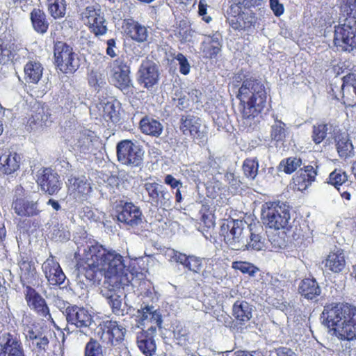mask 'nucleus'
<instances>
[{
    "instance_id": "25",
    "label": "nucleus",
    "mask_w": 356,
    "mask_h": 356,
    "mask_svg": "<svg viewBox=\"0 0 356 356\" xmlns=\"http://www.w3.org/2000/svg\"><path fill=\"white\" fill-rule=\"evenodd\" d=\"M117 217L120 222L131 227L137 226L142 222L141 211L131 202H126Z\"/></svg>"
},
{
    "instance_id": "53",
    "label": "nucleus",
    "mask_w": 356,
    "mask_h": 356,
    "mask_svg": "<svg viewBox=\"0 0 356 356\" xmlns=\"http://www.w3.org/2000/svg\"><path fill=\"white\" fill-rule=\"evenodd\" d=\"M84 356H104L102 347L95 339L90 338L86 344Z\"/></svg>"
},
{
    "instance_id": "58",
    "label": "nucleus",
    "mask_w": 356,
    "mask_h": 356,
    "mask_svg": "<svg viewBox=\"0 0 356 356\" xmlns=\"http://www.w3.org/2000/svg\"><path fill=\"white\" fill-rule=\"evenodd\" d=\"M33 120L40 127H47L52 122L51 115H49L48 113H45L43 108L35 114V116H33Z\"/></svg>"
},
{
    "instance_id": "21",
    "label": "nucleus",
    "mask_w": 356,
    "mask_h": 356,
    "mask_svg": "<svg viewBox=\"0 0 356 356\" xmlns=\"http://www.w3.org/2000/svg\"><path fill=\"white\" fill-rule=\"evenodd\" d=\"M42 268L49 285L59 286L65 282L66 276L59 263L52 256L42 264Z\"/></svg>"
},
{
    "instance_id": "34",
    "label": "nucleus",
    "mask_w": 356,
    "mask_h": 356,
    "mask_svg": "<svg viewBox=\"0 0 356 356\" xmlns=\"http://www.w3.org/2000/svg\"><path fill=\"white\" fill-rule=\"evenodd\" d=\"M343 97L349 106H356V74H348L343 78Z\"/></svg>"
},
{
    "instance_id": "42",
    "label": "nucleus",
    "mask_w": 356,
    "mask_h": 356,
    "mask_svg": "<svg viewBox=\"0 0 356 356\" xmlns=\"http://www.w3.org/2000/svg\"><path fill=\"white\" fill-rule=\"evenodd\" d=\"M250 240L245 239V250L252 249L254 250H261L265 247V238L256 230L249 228Z\"/></svg>"
},
{
    "instance_id": "41",
    "label": "nucleus",
    "mask_w": 356,
    "mask_h": 356,
    "mask_svg": "<svg viewBox=\"0 0 356 356\" xmlns=\"http://www.w3.org/2000/svg\"><path fill=\"white\" fill-rule=\"evenodd\" d=\"M31 20L33 27L39 33H45L49 28L45 13L38 9L34 8L31 13Z\"/></svg>"
},
{
    "instance_id": "23",
    "label": "nucleus",
    "mask_w": 356,
    "mask_h": 356,
    "mask_svg": "<svg viewBox=\"0 0 356 356\" xmlns=\"http://www.w3.org/2000/svg\"><path fill=\"white\" fill-rule=\"evenodd\" d=\"M67 185L70 197L78 202L85 200L91 189L84 177H76L72 175L67 178Z\"/></svg>"
},
{
    "instance_id": "3",
    "label": "nucleus",
    "mask_w": 356,
    "mask_h": 356,
    "mask_svg": "<svg viewBox=\"0 0 356 356\" xmlns=\"http://www.w3.org/2000/svg\"><path fill=\"white\" fill-rule=\"evenodd\" d=\"M321 318L341 340H356V307L339 303L324 307Z\"/></svg>"
},
{
    "instance_id": "7",
    "label": "nucleus",
    "mask_w": 356,
    "mask_h": 356,
    "mask_svg": "<svg viewBox=\"0 0 356 356\" xmlns=\"http://www.w3.org/2000/svg\"><path fill=\"white\" fill-rule=\"evenodd\" d=\"M143 198L145 202L168 210L172 207V196L163 185L156 181H146L143 185Z\"/></svg>"
},
{
    "instance_id": "40",
    "label": "nucleus",
    "mask_w": 356,
    "mask_h": 356,
    "mask_svg": "<svg viewBox=\"0 0 356 356\" xmlns=\"http://www.w3.org/2000/svg\"><path fill=\"white\" fill-rule=\"evenodd\" d=\"M242 11L243 8L241 6V2L232 4L227 10V21L234 29H241V22H243Z\"/></svg>"
},
{
    "instance_id": "24",
    "label": "nucleus",
    "mask_w": 356,
    "mask_h": 356,
    "mask_svg": "<svg viewBox=\"0 0 356 356\" xmlns=\"http://www.w3.org/2000/svg\"><path fill=\"white\" fill-rule=\"evenodd\" d=\"M15 213L20 217H33L40 213L38 200L30 197L17 198L12 204Z\"/></svg>"
},
{
    "instance_id": "26",
    "label": "nucleus",
    "mask_w": 356,
    "mask_h": 356,
    "mask_svg": "<svg viewBox=\"0 0 356 356\" xmlns=\"http://www.w3.org/2000/svg\"><path fill=\"white\" fill-rule=\"evenodd\" d=\"M317 173L312 165H304L293 177V183L298 191L305 190L314 181Z\"/></svg>"
},
{
    "instance_id": "9",
    "label": "nucleus",
    "mask_w": 356,
    "mask_h": 356,
    "mask_svg": "<svg viewBox=\"0 0 356 356\" xmlns=\"http://www.w3.org/2000/svg\"><path fill=\"white\" fill-rule=\"evenodd\" d=\"M179 129L184 135L191 137L200 145L207 140V129L201 119L192 115H181Z\"/></svg>"
},
{
    "instance_id": "43",
    "label": "nucleus",
    "mask_w": 356,
    "mask_h": 356,
    "mask_svg": "<svg viewBox=\"0 0 356 356\" xmlns=\"http://www.w3.org/2000/svg\"><path fill=\"white\" fill-rule=\"evenodd\" d=\"M302 165V159L297 156H291L282 160L279 164L280 171L286 174H292Z\"/></svg>"
},
{
    "instance_id": "54",
    "label": "nucleus",
    "mask_w": 356,
    "mask_h": 356,
    "mask_svg": "<svg viewBox=\"0 0 356 356\" xmlns=\"http://www.w3.org/2000/svg\"><path fill=\"white\" fill-rule=\"evenodd\" d=\"M94 34L97 36L104 35L107 32L106 22L104 15L99 17L96 20L88 24Z\"/></svg>"
},
{
    "instance_id": "44",
    "label": "nucleus",
    "mask_w": 356,
    "mask_h": 356,
    "mask_svg": "<svg viewBox=\"0 0 356 356\" xmlns=\"http://www.w3.org/2000/svg\"><path fill=\"white\" fill-rule=\"evenodd\" d=\"M286 124L280 120L275 119L271 126L270 137L273 140L280 142L283 141L288 135Z\"/></svg>"
},
{
    "instance_id": "15",
    "label": "nucleus",
    "mask_w": 356,
    "mask_h": 356,
    "mask_svg": "<svg viewBox=\"0 0 356 356\" xmlns=\"http://www.w3.org/2000/svg\"><path fill=\"white\" fill-rule=\"evenodd\" d=\"M159 73L156 65L150 60L142 61L137 73V80L144 88L149 90L157 84Z\"/></svg>"
},
{
    "instance_id": "13",
    "label": "nucleus",
    "mask_w": 356,
    "mask_h": 356,
    "mask_svg": "<svg viewBox=\"0 0 356 356\" xmlns=\"http://www.w3.org/2000/svg\"><path fill=\"white\" fill-rule=\"evenodd\" d=\"M26 340L29 342L33 350L39 353L45 352L49 344L47 332H44L42 327L38 325H26L24 329Z\"/></svg>"
},
{
    "instance_id": "36",
    "label": "nucleus",
    "mask_w": 356,
    "mask_h": 356,
    "mask_svg": "<svg viewBox=\"0 0 356 356\" xmlns=\"http://www.w3.org/2000/svg\"><path fill=\"white\" fill-rule=\"evenodd\" d=\"M220 35L218 33L206 36L202 44L204 56L209 58H215L220 52Z\"/></svg>"
},
{
    "instance_id": "16",
    "label": "nucleus",
    "mask_w": 356,
    "mask_h": 356,
    "mask_svg": "<svg viewBox=\"0 0 356 356\" xmlns=\"http://www.w3.org/2000/svg\"><path fill=\"white\" fill-rule=\"evenodd\" d=\"M136 318L141 325L147 327L146 331L152 332V333H156L157 327H161V315L152 306H146L141 308V309H138Z\"/></svg>"
},
{
    "instance_id": "60",
    "label": "nucleus",
    "mask_w": 356,
    "mask_h": 356,
    "mask_svg": "<svg viewBox=\"0 0 356 356\" xmlns=\"http://www.w3.org/2000/svg\"><path fill=\"white\" fill-rule=\"evenodd\" d=\"M174 335L178 341V343L181 345H184L189 339V332L185 327L177 326L174 331Z\"/></svg>"
},
{
    "instance_id": "47",
    "label": "nucleus",
    "mask_w": 356,
    "mask_h": 356,
    "mask_svg": "<svg viewBox=\"0 0 356 356\" xmlns=\"http://www.w3.org/2000/svg\"><path fill=\"white\" fill-rule=\"evenodd\" d=\"M259 162L257 158L246 159L243 165V170L246 177L254 179L258 173Z\"/></svg>"
},
{
    "instance_id": "20",
    "label": "nucleus",
    "mask_w": 356,
    "mask_h": 356,
    "mask_svg": "<svg viewBox=\"0 0 356 356\" xmlns=\"http://www.w3.org/2000/svg\"><path fill=\"white\" fill-rule=\"evenodd\" d=\"M37 183L41 189L49 195H54L60 189L59 176L51 168H44L38 172Z\"/></svg>"
},
{
    "instance_id": "63",
    "label": "nucleus",
    "mask_w": 356,
    "mask_h": 356,
    "mask_svg": "<svg viewBox=\"0 0 356 356\" xmlns=\"http://www.w3.org/2000/svg\"><path fill=\"white\" fill-rule=\"evenodd\" d=\"M337 190L342 198L346 200H350L352 192L353 191V188L350 186V184H347V185H345L342 187H338Z\"/></svg>"
},
{
    "instance_id": "48",
    "label": "nucleus",
    "mask_w": 356,
    "mask_h": 356,
    "mask_svg": "<svg viewBox=\"0 0 356 356\" xmlns=\"http://www.w3.org/2000/svg\"><path fill=\"white\" fill-rule=\"evenodd\" d=\"M347 180L348 176L345 172L341 170H335L330 174L328 183L337 188L347 185Z\"/></svg>"
},
{
    "instance_id": "51",
    "label": "nucleus",
    "mask_w": 356,
    "mask_h": 356,
    "mask_svg": "<svg viewBox=\"0 0 356 356\" xmlns=\"http://www.w3.org/2000/svg\"><path fill=\"white\" fill-rule=\"evenodd\" d=\"M341 11L350 19L353 23H355L356 18V0H338Z\"/></svg>"
},
{
    "instance_id": "5",
    "label": "nucleus",
    "mask_w": 356,
    "mask_h": 356,
    "mask_svg": "<svg viewBox=\"0 0 356 356\" xmlns=\"http://www.w3.org/2000/svg\"><path fill=\"white\" fill-rule=\"evenodd\" d=\"M249 227L242 220H230L221 225V232L224 235L226 244L234 250H245V233Z\"/></svg>"
},
{
    "instance_id": "18",
    "label": "nucleus",
    "mask_w": 356,
    "mask_h": 356,
    "mask_svg": "<svg viewBox=\"0 0 356 356\" xmlns=\"http://www.w3.org/2000/svg\"><path fill=\"white\" fill-rule=\"evenodd\" d=\"M24 293L27 305L31 310L47 320H52L45 300L34 289L26 286Z\"/></svg>"
},
{
    "instance_id": "61",
    "label": "nucleus",
    "mask_w": 356,
    "mask_h": 356,
    "mask_svg": "<svg viewBox=\"0 0 356 356\" xmlns=\"http://www.w3.org/2000/svg\"><path fill=\"white\" fill-rule=\"evenodd\" d=\"M175 59L178 61L180 73L184 75H187L189 74L191 70V65L186 57L184 54L179 53L175 56Z\"/></svg>"
},
{
    "instance_id": "56",
    "label": "nucleus",
    "mask_w": 356,
    "mask_h": 356,
    "mask_svg": "<svg viewBox=\"0 0 356 356\" xmlns=\"http://www.w3.org/2000/svg\"><path fill=\"white\" fill-rule=\"evenodd\" d=\"M232 268L251 276H254L259 271V269L253 264L246 261H234L232 263Z\"/></svg>"
},
{
    "instance_id": "2",
    "label": "nucleus",
    "mask_w": 356,
    "mask_h": 356,
    "mask_svg": "<svg viewBox=\"0 0 356 356\" xmlns=\"http://www.w3.org/2000/svg\"><path fill=\"white\" fill-rule=\"evenodd\" d=\"M234 85L238 87L236 97L241 102L244 120H253L261 113L266 104V92L260 81L249 72L241 71L234 77Z\"/></svg>"
},
{
    "instance_id": "22",
    "label": "nucleus",
    "mask_w": 356,
    "mask_h": 356,
    "mask_svg": "<svg viewBox=\"0 0 356 356\" xmlns=\"http://www.w3.org/2000/svg\"><path fill=\"white\" fill-rule=\"evenodd\" d=\"M165 255L170 261L179 263L194 273H200L203 266L202 258L193 255L186 256L174 249H168Z\"/></svg>"
},
{
    "instance_id": "39",
    "label": "nucleus",
    "mask_w": 356,
    "mask_h": 356,
    "mask_svg": "<svg viewBox=\"0 0 356 356\" xmlns=\"http://www.w3.org/2000/svg\"><path fill=\"white\" fill-rule=\"evenodd\" d=\"M140 129L146 135L159 137L162 134L163 127L159 121L145 116L140 121Z\"/></svg>"
},
{
    "instance_id": "4",
    "label": "nucleus",
    "mask_w": 356,
    "mask_h": 356,
    "mask_svg": "<svg viewBox=\"0 0 356 356\" xmlns=\"http://www.w3.org/2000/svg\"><path fill=\"white\" fill-rule=\"evenodd\" d=\"M264 223L270 229H284L291 218L289 207L284 202H267L262 205Z\"/></svg>"
},
{
    "instance_id": "45",
    "label": "nucleus",
    "mask_w": 356,
    "mask_h": 356,
    "mask_svg": "<svg viewBox=\"0 0 356 356\" xmlns=\"http://www.w3.org/2000/svg\"><path fill=\"white\" fill-rule=\"evenodd\" d=\"M48 10L55 19L64 17L66 11L65 0H47Z\"/></svg>"
},
{
    "instance_id": "46",
    "label": "nucleus",
    "mask_w": 356,
    "mask_h": 356,
    "mask_svg": "<svg viewBox=\"0 0 356 356\" xmlns=\"http://www.w3.org/2000/svg\"><path fill=\"white\" fill-rule=\"evenodd\" d=\"M103 15L99 5L95 4L87 6L81 13L82 19L88 24Z\"/></svg>"
},
{
    "instance_id": "49",
    "label": "nucleus",
    "mask_w": 356,
    "mask_h": 356,
    "mask_svg": "<svg viewBox=\"0 0 356 356\" xmlns=\"http://www.w3.org/2000/svg\"><path fill=\"white\" fill-rule=\"evenodd\" d=\"M341 11L350 19L353 23H355L356 18V0H338Z\"/></svg>"
},
{
    "instance_id": "1",
    "label": "nucleus",
    "mask_w": 356,
    "mask_h": 356,
    "mask_svg": "<svg viewBox=\"0 0 356 356\" xmlns=\"http://www.w3.org/2000/svg\"><path fill=\"white\" fill-rule=\"evenodd\" d=\"M81 257L77 264L79 271H84L86 279L94 284H99L104 278L100 293L113 314L124 315L122 300L117 293V289L129 282L124 257L116 250L99 243L84 247Z\"/></svg>"
},
{
    "instance_id": "11",
    "label": "nucleus",
    "mask_w": 356,
    "mask_h": 356,
    "mask_svg": "<svg viewBox=\"0 0 356 356\" xmlns=\"http://www.w3.org/2000/svg\"><path fill=\"white\" fill-rule=\"evenodd\" d=\"M351 19L348 23L335 27L334 43L336 47L343 51H352L356 50V26L351 25Z\"/></svg>"
},
{
    "instance_id": "14",
    "label": "nucleus",
    "mask_w": 356,
    "mask_h": 356,
    "mask_svg": "<svg viewBox=\"0 0 356 356\" xmlns=\"http://www.w3.org/2000/svg\"><path fill=\"white\" fill-rule=\"evenodd\" d=\"M66 319L68 324L79 328L80 332L86 335L92 323V316L88 311L77 306L66 308Z\"/></svg>"
},
{
    "instance_id": "38",
    "label": "nucleus",
    "mask_w": 356,
    "mask_h": 356,
    "mask_svg": "<svg viewBox=\"0 0 356 356\" xmlns=\"http://www.w3.org/2000/svg\"><path fill=\"white\" fill-rule=\"evenodd\" d=\"M24 72L26 82L38 83L42 78L43 67L40 62L30 60L24 65Z\"/></svg>"
},
{
    "instance_id": "29",
    "label": "nucleus",
    "mask_w": 356,
    "mask_h": 356,
    "mask_svg": "<svg viewBox=\"0 0 356 356\" xmlns=\"http://www.w3.org/2000/svg\"><path fill=\"white\" fill-rule=\"evenodd\" d=\"M124 32L133 40L138 42L147 41L148 38L147 29L139 22L133 19H128L124 22Z\"/></svg>"
},
{
    "instance_id": "12",
    "label": "nucleus",
    "mask_w": 356,
    "mask_h": 356,
    "mask_svg": "<svg viewBox=\"0 0 356 356\" xmlns=\"http://www.w3.org/2000/svg\"><path fill=\"white\" fill-rule=\"evenodd\" d=\"M109 74L114 85L124 93L128 92L131 86L130 70L127 63L118 58L110 63Z\"/></svg>"
},
{
    "instance_id": "28",
    "label": "nucleus",
    "mask_w": 356,
    "mask_h": 356,
    "mask_svg": "<svg viewBox=\"0 0 356 356\" xmlns=\"http://www.w3.org/2000/svg\"><path fill=\"white\" fill-rule=\"evenodd\" d=\"M324 263L325 268L329 270L334 273L341 272L346 266L343 250L341 248H335L329 253Z\"/></svg>"
},
{
    "instance_id": "10",
    "label": "nucleus",
    "mask_w": 356,
    "mask_h": 356,
    "mask_svg": "<svg viewBox=\"0 0 356 356\" xmlns=\"http://www.w3.org/2000/svg\"><path fill=\"white\" fill-rule=\"evenodd\" d=\"M97 334L102 343L116 346L124 341L126 329L117 321H106L99 325Z\"/></svg>"
},
{
    "instance_id": "33",
    "label": "nucleus",
    "mask_w": 356,
    "mask_h": 356,
    "mask_svg": "<svg viewBox=\"0 0 356 356\" xmlns=\"http://www.w3.org/2000/svg\"><path fill=\"white\" fill-rule=\"evenodd\" d=\"M335 140L338 154L341 159H347L355 156L353 145L347 133L339 134Z\"/></svg>"
},
{
    "instance_id": "52",
    "label": "nucleus",
    "mask_w": 356,
    "mask_h": 356,
    "mask_svg": "<svg viewBox=\"0 0 356 356\" xmlns=\"http://www.w3.org/2000/svg\"><path fill=\"white\" fill-rule=\"evenodd\" d=\"M341 11L350 19L353 23H355L356 18V0H338Z\"/></svg>"
},
{
    "instance_id": "50",
    "label": "nucleus",
    "mask_w": 356,
    "mask_h": 356,
    "mask_svg": "<svg viewBox=\"0 0 356 356\" xmlns=\"http://www.w3.org/2000/svg\"><path fill=\"white\" fill-rule=\"evenodd\" d=\"M341 11L350 19L353 23H355L356 18V0H338Z\"/></svg>"
},
{
    "instance_id": "57",
    "label": "nucleus",
    "mask_w": 356,
    "mask_h": 356,
    "mask_svg": "<svg viewBox=\"0 0 356 356\" xmlns=\"http://www.w3.org/2000/svg\"><path fill=\"white\" fill-rule=\"evenodd\" d=\"M243 22H241V29L250 28L256 22L254 13L249 8L244 6L242 11Z\"/></svg>"
},
{
    "instance_id": "31",
    "label": "nucleus",
    "mask_w": 356,
    "mask_h": 356,
    "mask_svg": "<svg viewBox=\"0 0 356 356\" xmlns=\"http://www.w3.org/2000/svg\"><path fill=\"white\" fill-rule=\"evenodd\" d=\"M155 334L149 331H143L137 334L138 347L145 356H154L155 355L156 350L154 339Z\"/></svg>"
},
{
    "instance_id": "27",
    "label": "nucleus",
    "mask_w": 356,
    "mask_h": 356,
    "mask_svg": "<svg viewBox=\"0 0 356 356\" xmlns=\"http://www.w3.org/2000/svg\"><path fill=\"white\" fill-rule=\"evenodd\" d=\"M17 51L24 56L27 53L26 49L18 48L16 44L12 42H7L0 38V63L5 65L10 60H17Z\"/></svg>"
},
{
    "instance_id": "19",
    "label": "nucleus",
    "mask_w": 356,
    "mask_h": 356,
    "mask_svg": "<svg viewBox=\"0 0 356 356\" xmlns=\"http://www.w3.org/2000/svg\"><path fill=\"white\" fill-rule=\"evenodd\" d=\"M98 143V138L94 131L83 129L76 136L74 149L84 154H94Z\"/></svg>"
},
{
    "instance_id": "59",
    "label": "nucleus",
    "mask_w": 356,
    "mask_h": 356,
    "mask_svg": "<svg viewBox=\"0 0 356 356\" xmlns=\"http://www.w3.org/2000/svg\"><path fill=\"white\" fill-rule=\"evenodd\" d=\"M88 76V83L92 87H101L104 83L101 73L97 70H91Z\"/></svg>"
},
{
    "instance_id": "30",
    "label": "nucleus",
    "mask_w": 356,
    "mask_h": 356,
    "mask_svg": "<svg viewBox=\"0 0 356 356\" xmlns=\"http://www.w3.org/2000/svg\"><path fill=\"white\" fill-rule=\"evenodd\" d=\"M254 306L245 300H236L232 306V315L241 325L248 322L252 317Z\"/></svg>"
},
{
    "instance_id": "64",
    "label": "nucleus",
    "mask_w": 356,
    "mask_h": 356,
    "mask_svg": "<svg viewBox=\"0 0 356 356\" xmlns=\"http://www.w3.org/2000/svg\"><path fill=\"white\" fill-rule=\"evenodd\" d=\"M164 183L170 186L172 189H177L182 186V183L176 179L172 175H167L164 178Z\"/></svg>"
},
{
    "instance_id": "62",
    "label": "nucleus",
    "mask_w": 356,
    "mask_h": 356,
    "mask_svg": "<svg viewBox=\"0 0 356 356\" xmlns=\"http://www.w3.org/2000/svg\"><path fill=\"white\" fill-rule=\"evenodd\" d=\"M270 6L275 16L279 17L284 13V6L279 0H270Z\"/></svg>"
},
{
    "instance_id": "55",
    "label": "nucleus",
    "mask_w": 356,
    "mask_h": 356,
    "mask_svg": "<svg viewBox=\"0 0 356 356\" xmlns=\"http://www.w3.org/2000/svg\"><path fill=\"white\" fill-rule=\"evenodd\" d=\"M327 126L326 124H319L313 127L312 139L316 144H320L325 138Z\"/></svg>"
},
{
    "instance_id": "6",
    "label": "nucleus",
    "mask_w": 356,
    "mask_h": 356,
    "mask_svg": "<svg viewBox=\"0 0 356 356\" xmlns=\"http://www.w3.org/2000/svg\"><path fill=\"white\" fill-rule=\"evenodd\" d=\"M54 55L55 65L65 74H73L80 67L79 56L73 48L67 43L57 41L54 43Z\"/></svg>"
},
{
    "instance_id": "17",
    "label": "nucleus",
    "mask_w": 356,
    "mask_h": 356,
    "mask_svg": "<svg viewBox=\"0 0 356 356\" xmlns=\"http://www.w3.org/2000/svg\"><path fill=\"white\" fill-rule=\"evenodd\" d=\"M0 356H25L22 343L16 334L6 332L0 335Z\"/></svg>"
},
{
    "instance_id": "32",
    "label": "nucleus",
    "mask_w": 356,
    "mask_h": 356,
    "mask_svg": "<svg viewBox=\"0 0 356 356\" xmlns=\"http://www.w3.org/2000/svg\"><path fill=\"white\" fill-rule=\"evenodd\" d=\"M20 156L16 152L6 151L0 156V170L4 174H11L19 168Z\"/></svg>"
},
{
    "instance_id": "8",
    "label": "nucleus",
    "mask_w": 356,
    "mask_h": 356,
    "mask_svg": "<svg viewBox=\"0 0 356 356\" xmlns=\"http://www.w3.org/2000/svg\"><path fill=\"white\" fill-rule=\"evenodd\" d=\"M117 157L122 164L140 167L143 163L145 152L141 145L130 140H123L117 144Z\"/></svg>"
},
{
    "instance_id": "35",
    "label": "nucleus",
    "mask_w": 356,
    "mask_h": 356,
    "mask_svg": "<svg viewBox=\"0 0 356 356\" xmlns=\"http://www.w3.org/2000/svg\"><path fill=\"white\" fill-rule=\"evenodd\" d=\"M298 291L305 298L314 300L320 296L321 289L315 279L306 278L300 282Z\"/></svg>"
},
{
    "instance_id": "37",
    "label": "nucleus",
    "mask_w": 356,
    "mask_h": 356,
    "mask_svg": "<svg viewBox=\"0 0 356 356\" xmlns=\"http://www.w3.org/2000/svg\"><path fill=\"white\" fill-rule=\"evenodd\" d=\"M99 115L106 120H111L113 122H118L120 120L119 108L114 101H104L97 105Z\"/></svg>"
}]
</instances>
